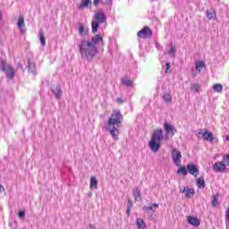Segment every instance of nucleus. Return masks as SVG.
Masks as SVG:
<instances>
[{
  "label": "nucleus",
  "mask_w": 229,
  "mask_h": 229,
  "mask_svg": "<svg viewBox=\"0 0 229 229\" xmlns=\"http://www.w3.org/2000/svg\"><path fill=\"white\" fill-rule=\"evenodd\" d=\"M195 71L192 72V76L196 77L199 72H201V69H205V62L203 61H195Z\"/></svg>",
  "instance_id": "1a4fd4ad"
},
{
  "label": "nucleus",
  "mask_w": 229,
  "mask_h": 229,
  "mask_svg": "<svg viewBox=\"0 0 229 229\" xmlns=\"http://www.w3.org/2000/svg\"><path fill=\"white\" fill-rule=\"evenodd\" d=\"M140 38H149V37L153 36V31L149 27H144L141 30L137 33Z\"/></svg>",
  "instance_id": "0eeeda50"
},
{
  "label": "nucleus",
  "mask_w": 229,
  "mask_h": 229,
  "mask_svg": "<svg viewBox=\"0 0 229 229\" xmlns=\"http://www.w3.org/2000/svg\"><path fill=\"white\" fill-rule=\"evenodd\" d=\"M99 3H101V0H93V4L95 6H98V4H99Z\"/></svg>",
  "instance_id": "58836bf2"
},
{
  "label": "nucleus",
  "mask_w": 229,
  "mask_h": 229,
  "mask_svg": "<svg viewBox=\"0 0 229 229\" xmlns=\"http://www.w3.org/2000/svg\"><path fill=\"white\" fill-rule=\"evenodd\" d=\"M180 192L185 195V198H192L194 196V189L189 187H183L180 189Z\"/></svg>",
  "instance_id": "4468645a"
},
{
  "label": "nucleus",
  "mask_w": 229,
  "mask_h": 229,
  "mask_svg": "<svg viewBox=\"0 0 229 229\" xmlns=\"http://www.w3.org/2000/svg\"><path fill=\"white\" fill-rule=\"evenodd\" d=\"M77 47L82 60L92 62L94 56L98 55V47L90 42V39H79L77 41Z\"/></svg>",
  "instance_id": "f03ea898"
},
{
  "label": "nucleus",
  "mask_w": 229,
  "mask_h": 229,
  "mask_svg": "<svg viewBox=\"0 0 229 229\" xmlns=\"http://www.w3.org/2000/svg\"><path fill=\"white\" fill-rule=\"evenodd\" d=\"M157 208H158V204L157 203H154L152 206L143 207V210L149 217H153V214H155V210H157Z\"/></svg>",
  "instance_id": "f8f14e48"
},
{
  "label": "nucleus",
  "mask_w": 229,
  "mask_h": 229,
  "mask_svg": "<svg viewBox=\"0 0 229 229\" xmlns=\"http://www.w3.org/2000/svg\"><path fill=\"white\" fill-rule=\"evenodd\" d=\"M213 170L216 173H225L226 171V165L222 162H216L213 165Z\"/></svg>",
  "instance_id": "9b49d317"
},
{
  "label": "nucleus",
  "mask_w": 229,
  "mask_h": 229,
  "mask_svg": "<svg viewBox=\"0 0 229 229\" xmlns=\"http://www.w3.org/2000/svg\"><path fill=\"white\" fill-rule=\"evenodd\" d=\"M207 17L209 20H216V11L214 10L207 11Z\"/></svg>",
  "instance_id": "2f4dec72"
},
{
  "label": "nucleus",
  "mask_w": 229,
  "mask_h": 229,
  "mask_svg": "<svg viewBox=\"0 0 229 229\" xmlns=\"http://www.w3.org/2000/svg\"><path fill=\"white\" fill-rule=\"evenodd\" d=\"M213 90H214V92H217L218 94H221V92H223V85H221L219 83L214 84Z\"/></svg>",
  "instance_id": "c756f323"
},
{
  "label": "nucleus",
  "mask_w": 229,
  "mask_h": 229,
  "mask_svg": "<svg viewBox=\"0 0 229 229\" xmlns=\"http://www.w3.org/2000/svg\"><path fill=\"white\" fill-rule=\"evenodd\" d=\"M171 157L174 165L180 167L182 165V152L177 148H174L171 152Z\"/></svg>",
  "instance_id": "423d86ee"
},
{
  "label": "nucleus",
  "mask_w": 229,
  "mask_h": 229,
  "mask_svg": "<svg viewBox=\"0 0 229 229\" xmlns=\"http://www.w3.org/2000/svg\"><path fill=\"white\" fill-rule=\"evenodd\" d=\"M123 124V114L121 111L114 110L111 116L106 123V130L108 131L114 140H119V135L121 134V128Z\"/></svg>",
  "instance_id": "f257e3e1"
},
{
  "label": "nucleus",
  "mask_w": 229,
  "mask_h": 229,
  "mask_svg": "<svg viewBox=\"0 0 229 229\" xmlns=\"http://www.w3.org/2000/svg\"><path fill=\"white\" fill-rule=\"evenodd\" d=\"M53 93L55 94L56 99H60L62 98V88L60 85H56L52 89Z\"/></svg>",
  "instance_id": "aec40b11"
},
{
  "label": "nucleus",
  "mask_w": 229,
  "mask_h": 229,
  "mask_svg": "<svg viewBox=\"0 0 229 229\" xmlns=\"http://www.w3.org/2000/svg\"><path fill=\"white\" fill-rule=\"evenodd\" d=\"M165 65H166L165 72L167 74L168 72H171V64H169V63H166Z\"/></svg>",
  "instance_id": "e433bc0d"
},
{
  "label": "nucleus",
  "mask_w": 229,
  "mask_h": 229,
  "mask_svg": "<svg viewBox=\"0 0 229 229\" xmlns=\"http://www.w3.org/2000/svg\"><path fill=\"white\" fill-rule=\"evenodd\" d=\"M199 135H202L204 140H209V142L214 141V136L212 135V132L199 131Z\"/></svg>",
  "instance_id": "2eb2a0df"
},
{
  "label": "nucleus",
  "mask_w": 229,
  "mask_h": 229,
  "mask_svg": "<svg viewBox=\"0 0 229 229\" xmlns=\"http://www.w3.org/2000/svg\"><path fill=\"white\" fill-rule=\"evenodd\" d=\"M132 196H133L135 201H140V199H142V197L140 195V189L139 187H136L133 189Z\"/></svg>",
  "instance_id": "a211bd4d"
},
{
  "label": "nucleus",
  "mask_w": 229,
  "mask_h": 229,
  "mask_svg": "<svg viewBox=\"0 0 229 229\" xmlns=\"http://www.w3.org/2000/svg\"><path fill=\"white\" fill-rule=\"evenodd\" d=\"M116 101L120 104L123 105L124 103V100L121 98H117Z\"/></svg>",
  "instance_id": "ea45409f"
},
{
  "label": "nucleus",
  "mask_w": 229,
  "mask_h": 229,
  "mask_svg": "<svg viewBox=\"0 0 229 229\" xmlns=\"http://www.w3.org/2000/svg\"><path fill=\"white\" fill-rule=\"evenodd\" d=\"M225 164V166L228 165L229 166V155H226L223 157V161Z\"/></svg>",
  "instance_id": "f704fd0d"
},
{
  "label": "nucleus",
  "mask_w": 229,
  "mask_h": 229,
  "mask_svg": "<svg viewBox=\"0 0 229 229\" xmlns=\"http://www.w3.org/2000/svg\"><path fill=\"white\" fill-rule=\"evenodd\" d=\"M197 187L199 189H205V178H203V176L197 179Z\"/></svg>",
  "instance_id": "b1692460"
},
{
  "label": "nucleus",
  "mask_w": 229,
  "mask_h": 229,
  "mask_svg": "<svg viewBox=\"0 0 229 229\" xmlns=\"http://www.w3.org/2000/svg\"><path fill=\"white\" fill-rule=\"evenodd\" d=\"M136 225H137L138 229H146L147 228L146 222H144V220L142 218L136 219Z\"/></svg>",
  "instance_id": "4be33fe9"
},
{
  "label": "nucleus",
  "mask_w": 229,
  "mask_h": 229,
  "mask_svg": "<svg viewBox=\"0 0 229 229\" xmlns=\"http://www.w3.org/2000/svg\"><path fill=\"white\" fill-rule=\"evenodd\" d=\"M108 3H110V0H106V2H104V4H108Z\"/></svg>",
  "instance_id": "a18cd8bd"
},
{
  "label": "nucleus",
  "mask_w": 229,
  "mask_h": 229,
  "mask_svg": "<svg viewBox=\"0 0 229 229\" xmlns=\"http://www.w3.org/2000/svg\"><path fill=\"white\" fill-rule=\"evenodd\" d=\"M156 47L158 49V51H162V46L160 44L157 43Z\"/></svg>",
  "instance_id": "a19ab883"
},
{
  "label": "nucleus",
  "mask_w": 229,
  "mask_h": 229,
  "mask_svg": "<svg viewBox=\"0 0 229 229\" xmlns=\"http://www.w3.org/2000/svg\"><path fill=\"white\" fill-rule=\"evenodd\" d=\"M164 129L166 135H169L170 137H174L175 133H177L178 131H176V128H174L172 124L167 123H164Z\"/></svg>",
  "instance_id": "6e6552de"
},
{
  "label": "nucleus",
  "mask_w": 229,
  "mask_h": 229,
  "mask_svg": "<svg viewBox=\"0 0 229 229\" xmlns=\"http://www.w3.org/2000/svg\"><path fill=\"white\" fill-rule=\"evenodd\" d=\"M89 4H92V0H81L77 8L78 10H85V8H89Z\"/></svg>",
  "instance_id": "dca6fc26"
},
{
  "label": "nucleus",
  "mask_w": 229,
  "mask_h": 229,
  "mask_svg": "<svg viewBox=\"0 0 229 229\" xmlns=\"http://www.w3.org/2000/svg\"><path fill=\"white\" fill-rule=\"evenodd\" d=\"M90 42H92V44L94 46H98V44H99V42L103 43V38L101 36H99V34H97L95 37L92 38Z\"/></svg>",
  "instance_id": "412c9836"
},
{
  "label": "nucleus",
  "mask_w": 229,
  "mask_h": 229,
  "mask_svg": "<svg viewBox=\"0 0 229 229\" xmlns=\"http://www.w3.org/2000/svg\"><path fill=\"white\" fill-rule=\"evenodd\" d=\"M29 71L32 74H37V72L35 71V64L29 62Z\"/></svg>",
  "instance_id": "72a5a7b5"
},
{
  "label": "nucleus",
  "mask_w": 229,
  "mask_h": 229,
  "mask_svg": "<svg viewBox=\"0 0 229 229\" xmlns=\"http://www.w3.org/2000/svg\"><path fill=\"white\" fill-rule=\"evenodd\" d=\"M186 167L190 174H191L195 178L198 177V174H199V168L196 165L191 163L188 164Z\"/></svg>",
  "instance_id": "9d476101"
},
{
  "label": "nucleus",
  "mask_w": 229,
  "mask_h": 229,
  "mask_svg": "<svg viewBox=\"0 0 229 229\" xmlns=\"http://www.w3.org/2000/svg\"><path fill=\"white\" fill-rule=\"evenodd\" d=\"M90 189H98V179L95 176H91L89 182Z\"/></svg>",
  "instance_id": "393cba45"
},
{
  "label": "nucleus",
  "mask_w": 229,
  "mask_h": 229,
  "mask_svg": "<svg viewBox=\"0 0 229 229\" xmlns=\"http://www.w3.org/2000/svg\"><path fill=\"white\" fill-rule=\"evenodd\" d=\"M38 35L41 46L44 47L46 46V37H44V32L40 30Z\"/></svg>",
  "instance_id": "473e14b6"
},
{
  "label": "nucleus",
  "mask_w": 229,
  "mask_h": 229,
  "mask_svg": "<svg viewBox=\"0 0 229 229\" xmlns=\"http://www.w3.org/2000/svg\"><path fill=\"white\" fill-rule=\"evenodd\" d=\"M167 55H169V56L172 58L176 56V48L173 45L170 46V49L167 51Z\"/></svg>",
  "instance_id": "7c9ffc66"
},
{
  "label": "nucleus",
  "mask_w": 229,
  "mask_h": 229,
  "mask_svg": "<svg viewBox=\"0 0 229 229\" xmlns=\"http://www.w3.org/2000/svg\"><path fill=\"white\" fill-rule=\"evenodd\" d=\"M106 22V14L103 10H99L95 13L93 19L91 21V31L92 33H98L99 30V24H105Z\"/></svg>",
  "instance_id": "20e7f679"
},
{
  "label": "nucleus",
  "mask_w": 229,
  "mask_h": 229,
  "mask_svg": "<svg viewBox=\"0 0 229 229\" xmlns=\"http://www.w3.org/2000/svg\"><path fill=\"white\" fill-rule=\"evenodd\" d=\"M78 31H79L80 37H82V38L89 37V27H85L83 23H79Z\"/></svg>",
  "instance_id": "ddd939ff"
},
{
  "label": "nucleus",
  "mask_w": 229,
  "mask_h": 229,
  "mask_svg": "<svg viewBox=\"0 0 229 229\" xmlns=\"http://www.w3.org/2000/svg\"><path fill=\"white\" fill-rule=\"evenodd\" d=\"M188 223L191 225V226H199L200 225L199 219L192 216H188Z\"/></svg>",
  "instance_id": "6ab92c4d"
},
{
  "label": "nucleus",
  "mask_w": 229,
  "mask_h": 229,
  "mask_svg": "<svg viewBox=\"0 0 229 229\" xmlns=\"http://www.w3.org/2000/svg\"><path fill=\"white\" fill-rule=\"evenodd\" d=\"M177 174H182V176H187V174H189V171L187 170V167H185V166H181V167L177 170Z\"/></svg>",
  "instance_id": "cd10ccee"
},
{
  "label": "nucleus",
  "mask_w": 229,
  "mask_h": 229,
  "mask_svg": "<svg viewBox=\"0 0 229 229\" xmlns=\"http://www.w3.org/2000/svg\"><path fill=\"white\" fill-rule=\"evenodd\" d=\"M24 16L20 15L18 18V28L21 31V33H26V29L24 28Z\"/></svg>",
  "instance_id": "f3484780"
},
{
  "label": "nucleus",
  "mask_w": 229,
  "mask_h": 229,
  "mask_svg": "<svg viewBox=\"0 0 229 229\" xmlns=\"http://www.w3.org/2000/svg\"><path fill=\"white\" fill-rule=\"evenodd\" d=\"M212 207H219V194L213 195V199L211 201Z\"/></svg>",
  "instance_id": "a878e982"
},
{
  "label": "nucleus",
  "mask_w": 229,
  "mask_h": 229,
  "mask_svg": "<svg viewBox=\"0 0 229 229\" xmlns=\"http://www.w3.org/2000/svg\"><path fill=\"white\" fill-rule=\"evenodd\" d=\"M191 92H201V85L195 83L191 85Z\"/></svg>",
  "instance_id": "bb28decb"
},
{
  "label": "nucleus",
  "mask_w": 229,
  "mask_h": 229,
  "mask_svg": "<svg viewBox=\"0 0 229 229\" xmlns=\"http://www.w3.org/2000/svg\"><path fill=\"white\" fill-rule=\"evenodd\" d=\"M130 212H131V208H127V214H130Z\"/></svg>",
  "instance_id": "c03bdc74"
},
{
  "label": "nucleus",
  "mask_w": 229,
  "mask_h": 229,
  "mask_svg": "<svg viewBox=\"0 0 229 229\" xmlns=\"http://www.w3.org/2000/svg\"><path fill=\"white\" fill-rule=\"evenodd\" d=\"M164 139V131L162 129H156L152 133L148 142V148L153 153H157L162 146V140Z\"/></svg>",
  "instance_id": "7ed1b4c3"
},
{
  "label": "nucleus",
  "mask_w": 229,
  "mask_h": 229,
  "mask_svg": "<svg viewBox=\"0 0 229 229\" xmlns=\"http://www.w3.org/2000/svg\"><path fill=\"white\" fill-rule=\"evenodd\" d=\"M163 100L165 101V103H171L173 101V97L171 96V93L165 92L163 94Z\"/></svg>",
  "instance_id": "5701e85b"
},
{
  "label": "nucleus",
  "mask_w": 229,
  "mask_h": 229,
  "mask_svg": "<svg viewBox=\"0 0 229 229\" xmlns=\"http://www.w3.org/2000/svg\"><path fill=\"white\" fill-rule=\"evenodd\" d=\"M4 187L3 185L0 184V192H4Z\"/></svg>",
  "instance_id": "79ce46f5"
},
{
  "label": "nucleus",
  "mask_w": 229,
  "mask_h": 229,
  "mask_svg": "<svg viewBox=\"0 0 229 229\" xmlns=\"http://www.w3.org/2000/svg\"><path fill=\"white\" fill-rule=\"evenodd\" d=\"M0 69L5 72L7 78H9V80H13V78L15 77V71L13 70V67H12V65L6 64V61L2 60L0 62Z\"/></svg>",
  "instance_id": "39448f33"
},
{
  "label": "nucleus",
  "mask_w": 229,
  "mask_h": 229,
  "mask_svg": "<svg viewBox=\"0 0 229 229\" xmlns=\"http://www.w3.org/2000/svg\"><path fill=\"white\" fill-rule=\"evenodd\" d=\"M225 219L226 221H229V208L225 210Z\"/></svg>",
  "instance_id": "4c0bfd02"
},
{
  "label": "nucleus",
  "mask_w": 229,
  "mask_h": 229,
  "mask_svg": "<svg viewBox=\"0 0 229 229\" xmlns=\"http://www.w3.org/2000/svg\"><path fill=\"white\" fill-rule=\"evenodd\" d=\"M226 140L229 141V135L225 137Z\"/></svg>",
  "instance_id": "49530a36"
},
{
  "label": "nucleus",
  "mask_w": 229,
  "mask_h": 229,
  "mask_svg": "<svg viewBox=\"0 0 229 229\" xmlns=\"http://www.w3.org/2000/svg\"><path fill=\"white\" fill-rule=\"evenodd\" d=\"M18 216L20 217V219H24V217L26 216V212L20 211Z\"/></svg>",
  "instance_id": "c9c22d12"
},
{
  "label": "nucleus",
  "mask_w": 229,
  "mask_h": 229,
  "mask_svg": "<svg viewBox=\"0 0 229 229\" xmlns=\"http://www.w3.org/2000/svg\"><path fill=\"white\" fill-rule=\"evenodd\" d=\"M127 205L128 208H130V207H131L133 204L131 203V200L129 199Z\"/></svg>",
  "instance_id": "37998d69"
},
{
  "label": "nucleus",
  "mask_w": 229,
  "mask_h": 229,
  "mask_svg": "<svg viewBox=\"0 0 229 229\" xmlns=\"http://www.w3.org/2000/svg\"><path fill=\"white\" fill-rule=\"evenodd\" d=\"M122 84L124 85L125 87H133V81L130 79H122Z\"/></svg>",
  "instance_id": "c85d7f7f"
}]
</instances>
